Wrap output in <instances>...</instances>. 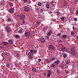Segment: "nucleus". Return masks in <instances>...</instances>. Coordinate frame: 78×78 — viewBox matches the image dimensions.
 <instances>
[{"instance_id": "2", "label": "nucleus", "mask_w": 78, "mask_h": 78, "mask_svg": "<svg viewBox=\"0 0 78 78\" xmlns=\"http://www.w3.org/2000/svg\"><path fill=\"white\" fill-rule=\"evenodd\" d=\"M24 34L26 37H29V36H31V32L30 31L25 32L24 33Z\"/></svg>"}, {"instance_id": "29", "label": "nucleus", "mask_w": 78, "mask_h": 78, "mask_svg": "<svg viewBox=\"0 0 78 78\" xmlns=\"http://www.w3.org/2000/svg\"><path fill=\"white\" fill-rule=\"evenodd\" d=\"M55 57H53L51 58L50 60L51 61H51H53V60H55Z\"/></svg>"}, {"instance_id": "36", "label": "nucleus", "mask_w": 78, "mask_h": 78, "mask_svg": "<svg viewBox=\"0 0 78 78\" xmlns=\"http://www.w3.org/2000/svg\"><path fill=\"white\" fill-rule=\"evenodd\" d=\"M67 55L66 54L63 55V57L64 58H66L67 57Z\"/></svg>"}, {"instance_id": "39", "label": "nucleus", "mask_w": 78, "mask_h": 78, "mask_svg": "<svg viewBox=\"0 0 78 78\" xmlns=\"http://www.w3.org/2000/svg\"><path fill=\"white\" fill-rule=\"evenodd\" d=\"M57 36H61V33H59L57 34Z\"/></svg>"}, {"instance_id": "59", "label": "nucleus", "mask_w": 78, "mask_h": 78, "mask_svg": "<svg viewBox=\"0 0 78 78\" xmlns=\"http://www.w3.org/2000/svg\"><path fill=\"white\" fill-rule=\"evenodd\" d=\"M66 52H69V51H68L67 50V49H66Z\"/></svg>"}, {"instance_id": "22", "label": "nucleus", "mask_w": 78, "mask_h": 78, "mask_svg": "<svg viewBox=\"0 0 78 78\" xmlns=\"http://www.w3.org/2000/svg\"><path fill=\"white\" fill-rule=\"evenodd\" d=\"M37 5L38 6H41V5H42V3L41 2H39L37 3Z\"/></svg>"}, {"instance_id": "58", "label": "nucleus", "mask_w": 78, "mask_h": 78, "mask_svg": "<svg viewBox=\"0 0 78 78\" xmlns=\"http://www.w3.org/2000/svg\"><path fill=\"white\" fill-rule=\"evenodd\" d=\"M72 66H73V68H74V67H75V66H74V65H73Z\"/></svg>"}, {"instance_id": "62", "label": "nucleus", "mask_w": 78, "mask_h": 78, "mask_svg": "<svg viewBox=\"0 0 78 78\" xmlns=\"http://www.w3.org/2000/svg\"><path fill=\"white\" fill-rule=\"evenodd\" d=\"M43 75H46V73H44L43 74Z\"/></svg>"}, {"instance_id": "4", "label": "nucleus", "mask_w": 78, "mask_h": 78, "mask_svg": "<svg viewBox=\"0 0 78 78\" xmlns=\"http://www.w3.org/2000/svg\"><path fill=\"white\" fill-rule=\"evenodd\" d=\"M8 11L9 13L12 14L14 12V8H11L9 9Z\"/></svg>"}, {"instance_id": "48", "label": "nucleus", "mask_w": 78, "mask_h": 78, "mask_svg": "<svg viewBox=\"0 0 78 78\" xmlns=\"http://www.w3.org/2000/svg\"><path fill=\"white\" fill-rule=\"evenodd\" d=\"M37 51L35 50L34 51V53H37Z\"/></svg>"}, {"instance_id": "56", "label": "nucleus", "mask_w": 78, "mask_h": 78, "mask_svg": "<svg viewBox=\"0 0 78 78\" xmlns=\"http://www.w3.org/2000/svg\"><path fill=\"white\" fill-rule=\"evenodd\" d=\"M57 14L58 15H59L60 14V12H57Z\"/></svg>"}, {"instance_id": "57", "label": "nucleus", "mask_w": 78, "mask_h": 78, "mask_svg": "<svg viewBox=\"0 0 78 78\" xmlns=\"http://www.w3.org/2000/svg\"><path fill=\"white\" fill-rule=\"evenodd\" d=\"M23 23H25V20H23Z\"/></svg>"}, {"instance_id": "41", "label": "nucleus", "mask_w": 78, "mask_h": 78, "mask_svg": "<svg viewBox=\"0 0 78 78\" xmlns=\"http://www.w3.org/2000/svg\"><path fill=\"white\" fill-rule=\"evenodd\" d=\"M66 73H67V74H68L69 73V71H66Z\"/></svg>"}, {"instance_id": "63", "label": "nucleus", "mask_w": 78, "mask_h": 78, "mask_svg": "<svg viewBox=\"0 0 78 78\" xmlns=\"http://www.w3.org/2000/svg\"><path fill=\"white\" fill-rule=\"evenodd\" d=\"M45 28H44V27H43V30H45Z\"/></svg>"}, {"instance_id": "47", "label": "nucleus", "mask_w": 78, "mask_h": 78, "mask_svg": "<svg viewBox=\"0 0 78 78\" xmlns=\"http://www.w3.org/2000/svg\"><path fill=\"white\" fill-rule=\"evenodd\" d=\"M76 14H78V10H77V11H76Z\"/></svg>"}, {"instance_id": "19", "label": "nucleus", "mask_w": 78, "mask_h": 78, "mask_svg": "<svg viewBox=\"0 0 78 78\" xmlns=\"http://www.w3.org/2000/svg\"><path fill=\"white\" fill-rule=\"evenodd\" d=\"M32 55H29L28 57L30 59H33V57L32 56Z\"/></svg>"}, {"instance_id": "46", "label": "nucleus", "mask_w": 78, "mask_h": 78, "mask_svg": "<svg viewBox=\"0 0 78 78\" xmlns=\"http://www.w3.org/2000/svg\"><path fill=\"white\" fill-rule=\"evenodd\" d=\"M1 55L2 57H4V54H3V53H2L1 54Z\"/></svg>"}, {"instance_id": "49", "label": "nucleus", "mask_w": 78, "mask_h": 78, "mask_svg": "<svg viewBox=\"0 0 78 78\" xmlns=\"http://www.w3.org/2000/svg\"><path fill=\"white\" fill-rule=\"evenodd\" d=\"M41 60H42V59H41V58H39L38 59V61H39V62H41Z\"/></svg>"}, {"instance_id": "61", "label": "nucleus", "mask_w": 78, "mask_h": 78, "mask_svg": "<svg viewBox=\"0 0 78 78\" xmlns=\"http://www.w3.org/2000/svg\"><path fill=\"white\" fill-rule=\"evenodd\" d=\"M2 60H5V58L4 57L3 58Z\"/></svg>"}, {"instance_id": "26", "label": "nucleus", "mask_w": 78, "mask_h": 78, "mask_svg": "<svg viewBox=\"0 0 78 78\" xmlns=\"http://www.w3.org/2000/svg\"><path fill=\"white\" fill-rule=\"evenodd\" d=\"M9 5L10 6H13V3L12 2H10L9 3Z\"/></svg>"}, {"instance_id": "5", "label": "nucleus", "mask_w": 78, "mask_h": 78, "mask_svg": "<svg viewBox=\"0 0 78 78\" xmlns=\"http://www.w3.org/2000/svg\"><path fill=\"white\" fill-rule=\"evenodd\" d=\"M25 16L24 15H21L20 16L19 18L20 20H23L25 19Z\"/></svg>"}, {"instance_id": "64", "label": "nucleus", "mask_w": 78, "mask_h": 78, "mask_svg": "<svg viewBox=\"0 0 78 78\" xmlns=\"http://www.w3.org/2000/svg\"><path fill=\"white\" fill-rule=\"evenodd\" d=\"M76 37L77 39H78V36H77Z\"/></svg>"}, {"instance_id": "15", "label": "nucleus", "mask_w": 78, "mask_h": 78, "mask_svg": "<svg viewBox=\"0 0 78 78\" xmlns=\"http://www.w3.org/2000/svg\"><path fill=\"white\" fill-rule=\"evenodd\" d=\"M3 44L4 45H6L8 44V43L6 42V41H4L3 42Z\"/></svg>"}, {"instance_id": "11", "label": "nucleus", "mask_w": 78, "mask_h": 78, "mask_svg": "<svg viewBox=\"0 0 78 78\" xmlns=\"http://www.w3.org/2000/svg\"><path fill=\"white\" fill-rule=\"evenodd\" d=\"M52 33V32L50 30L49 31L48 33H47V36H49L50 35V34Z\"/></svg>"}, {"instance_id": "30", "label": "nucleus", "mask_w": 78, "mask_h": 78, "mask_svg": "<svg viewBox=\"0 0 78 78\" xmlns=\"http://www.w3.org/2000/svg\"><path fill=\"white\" fill-rule=\"evenodd\" d=\"M62 37L64 38H66V37H67V35H66L64 34L62 36Z\"/></svg>"}, {"instance_id": "34", "label": "nucleus", "mask_w": 78, "mask_h": 78, "mask_svg": "<svg viewBox=\"0 0 78 78\" xmlns=\"http://www.w3.org/2000/svg\"><path fill=\"white\" fill-rule=\"evenodd\" d=\"M63 67L64 66L63 65H61L59 66V67L60 68H63Z\"/></svg>"}, {"instance_id": "45", "label": "nucleus", "mask_w": 78, "mask_h": 78, "mask_svg": "<svg viewBox=\"0 0 78 78\" xmlns=\"http://www.w3.org/2000/svg\"><path fill=\"white\" fill-rule=\"evenodd\" d=\"M73 31H75V27L74 26H73Z\"/></svg>"}, {"instance_id": "55", "label": "nucleus", "mask_w": 78, "mask_h": 78, "mask_svg": "<svg viewBox=\"0 0 78 78\" xmlns=\"http://www.w3.org/2000/svg\"><path fill=\"white\" fill-rule=\"evenodd\" d=\"M62 41L61 40H59V42H62Z\"/></svg>"}, {"instance_id": "8", "label": "nucleus", "mask_w": 78, "mask_h": 78, "mask_svg": "<svg viewBox=\"0 0 78 78\" xmlns=\"http://www.w3.org/2000/svg\"><path fill=\"white\" fill-rule=\"evenodd\" d=\"M40 41L41 42H45V39L44 38H40Z\"/></svg>"}, {"instance_id": "24", "label": "nucleus", "mask_w": 78, "mask_h": 78, "mask_svg": "<svg viewBox=\"0 0 78 78\" xmlns=\"http://www.w3.org/2000/svg\"><path fill=\"white\" fill-rule=\"evenodd\" d=\"M49 37H50L49 36H45V38L46 40H48L49 39Z\"/></svg>"}, {"instance_id": "35", "label": "nucleus", "mask_w": 78, "mask_h": 78, "mask_svg": "<svg viewBox=\"0 0 78 78\" xmlns=\"http://www.w3.org/2000/svg\"><path fill=\"white\" fill-rule=\"evenodd\" d=\"M74 20L75 21V22H76V21H77V18H74Z\"/></svg>"}, {"instance_id": "7", "label": "nucleus", "mask_w": 78, "mask_h": 78, "mask_svg": "<svg viewBox=\"0 0 78 78\" xmlns=\"http://www.w3.org/2000/svg\"><path fill=\"white\" fill-rule=\"evenodd\" d=\"M48 73L47 74V76L48 77H50V75H52V73H51V72L50 71H48Z\"/></svg>"}, {"instance_id": "44", "label": "nucleus", "mask_w": 78, "mask_h": 78, "mask_svg": "<svg viewBox=\"0 0 78 78\" xmlns=\"http://www.w3.org/2000/svg\"><path fill=\"white\" fill-rule=\"evenodd\" d=\"M30 51V53H33V51H34L33 50H31Z\"/></svg>"}, {"instance_id": "10", "label": "nucleus", "mask_w": 78, "mask_h": 78, "mask_svg": "<svg viewBox=\"0 0 78 78\" xmlns=\"http://www.w3.org/2000/svg\"><path fill=\"white\" fill-rule=\"evenodd\" d=\"M7 21L8 22H12V20L11 19L9 18L7 19Z\"/></svg>"}, {"instance_id": "43", "label": "nucleus", "mask_w": 78, "mask_h": 78, "mask_svg": "<svg viewBox=\"0 0 78 78\" xmlns=\"http://www.w3.org/2000/svg\"><path fill=\"white\" fill-rule=\"evenodd\" d=\"M3 5V4L2 2H0V6H2Z\"/></svg>"}, {"instance_id": "42", "label": "nucleus", "mask_w": 78, "mask_h": 78, "mask_svg": "<svg viewBox=\"0 0 78 78\" xmlns=\"http://www.w3.org/2000/svg\"><path fill=\"white\" fill-rule=\"evenodd\" d=\"M6 66L7 67H9V64L7 63L6 64Z\"/></svg>"}, {"instance_id": "60", "label": "nucleus", "mask_w": 78, "mask_h": 78, "mask_svg": "<svg viewBox=\"0 0 78 78\" xmlns=\"http://www.w3.org/2000/svg\"><path fill=\"white\" fill-rule=\"evenodd\" d=\"M53 3H54V2H51V4H53Z\"/></svg>"}, {"instance_id": "16", "label": "nucleus", "mask_w": 78, "mask_h": 78, "mask_svg": "<svg viewBox=\"0 0 78 78\" xmlns=\"http://www.w3.org/2000/svg\"><path fill=\"white\" fill-rule=\"evenodd\" d=\"M8 42H9L10 44H12L13 42H12V41L11 40H9L8 41Z\"/></svg>"}, {"instance_id": "51", "label": "nucleus", "mask_w": 78, "mask_h": 78, "mask_svg": "<svg viewBox=\"0 0 78 78\" xmlns=\"http://www.w3.org/2000/svg\"><path fill=\"white\" fill-rule=\"evenodd\" d=\"M24 2H25V3H27V0H24Z\"/></svg>"}, {"instance_id": "33", "label": "nucleus", "mask_w": 78, "mask_h": 78, "mask_svg": "<svg viewBox=\"0 0 78 78\" xmlns=\"http://www.w3.org/2000/svg\"><path fill=\"white\" fill-rule=\"evenodd\" d=\"M71 34H72V35H74V34H75V33H74V31H72L71 32Z\"/></svg>"}, {"instance_id": "13", "label": "nucleus", "mask_w": 78, "mask_h": 78, "mask_svg": "<svg viewBox=\"0 0 78 78\" xmlns=\"http://www.w3.org/2000/svg\"><path fill=\"white\" fill-rule=\"evenodd\" d=\"M61 51H66V47H63L62 48Z\"/></svg>"}, {"instance_id": "52", "label": "nucleus", "mask_w": 78, "mask_h": 78, "mask_svg": "<svg viewBox=\"0 0 78 78\" xmlns=\"http://www.w3.org/2000/svg\"><path fill=\"white\" fill-rule=\"evenodd\" d=\"M57 73H59V74L60 73V72H59V71L58 70H57Z\"/></svg>"}, {"instance_id": "9", "label": "nucleus", "mask_w": 78, "mask_h": 78, "mask_svg": "<svg viewBox=\"0 0 78 78\" xmlns=\"http://www.w3.org/2000/svg\"><path fill=\"white\" fill-rule=\"evenodd\" d=\"M60 62V61L59 60H57L54 62V63L56 65V64H59Z\"/></svg>"}, {"instance_id": "17", "label": "nucleus", "mask_w": 78, "mask_h": 78, "mask_svg": "<svg viewBox=\"0 0 78 78\" xmlns=\"http://www.w3.org/2000/svg\"><path fill=\"white\" fill-rule=\"evenodd\" d=\"M32 71L34 72H36V69L34 68L33 67L32 68Z\"/></svg>"}, {"instance_id": "12", "label": "nucleus", "mask_w": 78, "mask_h": 78, "mask_svg": "<svg viewBox=\"0 0 78 78\" xmlns=\"http://www.w3.org/2000/svg\"><path fill=\"white\" fill-rule=\"evenodd\" d=\"M66 5H67V2L64 1L63 2V7H64V6H66Z\"/></svg>"}, {"instance_id": "20", "label": "nucleus", "mask_w": 78, "mask_h": 78, "mask_svg": "<svg viewBox=\"0 0 78 78\" xmlns=\"http://www.w3.org/2000/svg\"><path fill=\"white\" fill-rule=\"evenodd\" d=\"M6 30L7 32H9L10 31L9 28V27H6Z\"/></svg>"}, {"instance_id": "37", "label": "nucleus", "mask_w": 78, "mask_h": 78, "mask_svg": "<svg viewBox=\"0 0 78 78\" xmlns=\"http://www.w3.org/2000/svg\"><path fill=\"white\" fill-rule=\"evenodd\" d=\"M29 1H27V2H28V4H30V3H31V1H30V0H28Z\"/></svg>"}, {"instance_id": "27", "label": "nucleus", "mask_w": 78, "mask_h": 78, "mask_svg": "<svg viewBox=\"0 0 78 78\" xmlns=\"http://www.w3.org/2000/svg\"><path fill=\"white\" fill-rule=\"evenodd\" d=\"M51 62V60H50V59H48L47 60V63H50Z\"/></svg>"}, {"instance_id": "32", "label": "nucleus", "mask_w": 78, "mask_h": 78, "mask_svg": "<svg viewBox=\"0 0 78 78\" xmlns=\"http://www.w3.org/2000/svg\"><path fill=\"white\" fill-rule=\"evenodd\" d=\"M46 7L47 8H50V5L48 4H46Z\"/></svg>"}, {"instance_id": "53", "label": "nucleus", "mask_w": 78, "mask_h": 78, "mask_svg": "<svg viewBox=\"0 0 78 78\" xmlns=\"http://www.w3.org/2000/svg\"><path fill=\"white\" fill-rule=\"evenodd\" d=\"M74 2H76V3H77V2H78V0H74Z\"/></svg>"}, {"instance_id": "38", "label": "nucleus", "mask_w": 78, "mask_h": 78, "mask_svg": "<svg viewBox=\"0 0 78 78\" xmlns=\"http://www.w3.org/2000/svg\"><path fill=\"white\" fill-rule=\"evenodd\" d=\"M40 23V22L37 21V22L36 24L37 25H39Z\"/></svg>"}, {"instance_id": "31", "label": "nucleus", "mask_w": 78, "mask_h": 78, "mask_svg": "<svg viewBox=\"0 0 78 78\" xmlns=\"http://www.w3.org/2000/svg\"><path fill=\"white\" fill-rule=\"evenodd\" d=\"M19 37H20V36H19V35H16V36H15V38H16V39H18V38H19Z\"/></svg>"}, {"instance_id": "40", "label": "nucleus", "mask_w": 78, "mask_h": 78, "mask_svg": "<svg viewBox=\"0 0 78 78\" xmlns=\"http://www.w3.org/2000/svg\"><path fill=\"white\" fill-rule=\"evenodd\" d=\"M16 56L17 57V58H19V56H20V54H18L16 55Z\"/></svg>"}, {"instance_id": "1", "label": "nucleus", "mask_w": 78, "mask_h": 78, "mask_svg": "<svg viewBox=\"0 0 78 78\" xmlns=\"http://www.w3.org/2000/svg\"><path fill=\"white\" fill-rule=\"evenodd\" d=\"M55 47L52 44H51L48 46V49L49 50H55Z\"/></svg>"}, {"instance_id": "21", "label": "nucleus", "mask_w": 78, "mask_h": 78, "mask_svg": "<svg viewBox=\"0 0 78 78\" xmlns=\"http://www.w3.org/2000/svg\"><path fill=\"white\" fill-rule=\"evenodd\" d=\"M55 63H54V64H52L51 65V67H55Z\"/></svg>"}, {"instance_id": "23", "label": "nucleus", "mask_w": 78, "mask_h": 78, "mask_svg": "<svg viewBox=\"0 0 78 78\" xmlns=\"http://www.w3.org/2000/svg\"><path fill=\"white\" fill-rule=\"evenodd\" d=\"M29 56H33V53L29 52L28 53Z\"/></svg>"}, {"instance_id": "25", "label": "nucleus", "mask_w": 78, "mask_h": 78, "mask_svg": "<svg viewBox=\"0 0 78 78\" xmlns=\"http://www.w3.org/2000/svg\"><path fill=\"white\" fill-rule=\"evenodd\" d=\"M70 60H68L67 62H66V63L67 65H69V64H70Z\"/></svg>"}, {"instance_id": "28", "label": "nucleus", "mask_w": 78, "mask_h": 78, "mask_svg": "<svg viewBox=\"0 0 78 78\" xmlns=\"http://www.w3.org/2000/svg\"><path fill=\"white\" fill-rule=\"evenodd\" d=\"M60 19L62 21H64V19H65V18H64V17H61Z\"/></svg>"}, {"instance_id": "6", "label": "nucleus", "mask_w": 78, "mask_h": 78, "mask_svg": "<svg viewBox=\"0 0 78 78\" xmlns=\"http://www.w3.org/2000/svg\"><path fill=\"white\" fill-rule=\"evenodd\" d=\"M71 55H72L73 56H75V55H76V52L74 50H72L71 52Z\"/></svg>"}, {"instance_id": "14", "label": "nucleus", "mask_w": 78, "mask_h": 78, "mask_svg": "<svg viewBox=\"0 0 78 78\" xmlns=\"http://www.w3.org/2000/svg\"><path fill=\"white\" fill-rule=\"evenodd\" d=\"M4 54L5 55H6V56H9V53L8 52H5L4 53Z\"/></svg>"}, {"instance_id": "3", "label": "nucleus", "mask_w": 78, "mask_h": 78, "mask_svg": "<svg viewBox=\"0 0 78 78\" xmlns=\"http://www.w3.org/2000/svg\"><path fill=\"white\" fill-rule=\"evenodd\" d=\"M23 10L25 11H29L30 9L27 6H24L23 8Z\"/></svg>"}, {"instance_id": "18", "label": "nucleus", "mask_w": 78, "mask_h": 78, "mask_svg": "<svg viewBox=\"0 0 78 78\" xmlns=\"http://www.w3.org/2000/svg\"><path fill=\"white\" fill-rule=\"evenodd\" d=\"M23 29L22 28L20 29L19 31V33H21L22 32V31H23Z\"/></svg>"}, {"instance_id": "50", "label": "nucleus", "mask_w": 78, "mask_h": 78, "mask_svg": "<svg viewBox=\"0 0 78 78\" xmlns=\"http://www.w3.org/2000/svg\"><path fill=\"white\" fill-rule=\"evenodd\" d=\"M40 10L41 11V12H43V11L44 10H43V9H41Z\"/></svg>"}, {"instance_id": "54", "label": "nucleus", "mask_w": 78, "mask_h": 78, "mask_svg": "<svg viewBox=\"0 0 78 78\" xmlns=\"http://www.w3.org/2000/svg\"><path fill=\"white\" fill-rule=\"evenodd\" d=\"M3 48V46H0V48H1V49H2Z\"/></svg>"}]
</instances>
